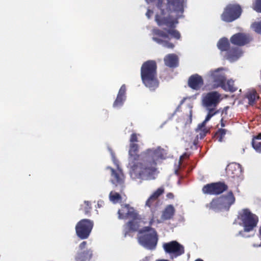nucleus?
Here are the masks:
<instances>
[{
  "label": "nucleus",
  "mask_w": 261,
  "mask_h": 261,
  "mask_svg": "<svg viewBox=\"0 0 261 261\" xmlns=\"http://www.w3.org/2000/svg\"><path fill=\"white\" fill-rule=\"evenodd\" d=\"M92 250L90 249L78 252L75 257V259L76 261L89 260L92 256Z\"/></svg>",
  "instance_id": "aec40b11"
},
{
  "label": "nucleus",
  "mask_w": 261,
  "mask_h": 261,
  "mask_svg": "<svg viewBox=\"0 0 261 261\" xmlns=\"http://www.w3.org/2000/svg\"><path fill=\"white\" fill-rule=\"evenodd\" d=\"M207 207L211 210L217 212L224 210L223 206H222V203L219 197L213 199L211 202L207 205Z\"/></svg>",
  "instance_id": "5701e85b"
},
{
  "label": "nucleus",
  "mask_w": 261,
  "mask_h": 261,
  "mask_svg": "<svg viewBox=\"0 0 261 261\" xmlns=\"http://www.w3.org/2000/svg\"><path fill=\"white\" fill-rule=\"evenodd\" d=\"M246 97L248 100V104L250 106H253L255 103V100L259 98L255 91L247 93Z\"/></svg>",
  "instance_id": "bb28decb"
},
{
  "label": "nucleus",
  "mask_w": 261,
  "mask_h": 261,
  "mask_svg": "<svg viewBox=\"0 0 261 261\" xmlns=\"http://www.w3.org/2000/svg\"><path fill=\"white\" fill-rule=\"evenodd\" d=\"M252 7L256 12L261 13V0H254Z\"/></svg>",
  "instance_id": "f704fd0d"
},
{
  "label": "nucleus",
  "mask_w": 261,
  "mask_h": 261,
  "mask_svg": "<svg viewBox=\"0 0 261 261\" xmlns=\"http://www.w3.org/2000/svg\"><path fill=\"white\" fill-rule=\"evenodd\" d=\"M242 51L238 47H231L226 53V58L232 62L237 60L242 55Z\"/></svg>",
  "instance_id": "6ab92c4d"
},
{
  "label": "nucleus",
  "mask_w": 261,
  "mask_h": 261,
  "mask_svg": "<svg viewBox=\"0 0 261 261\" xmlns=\"http://www.w3.org/2000/svg\"><path fill=\"white\" fill-rule=\"evenodd\" d=\"M224 210H229L230 207L234 203L236 198L232 191H228L227 194L219 197Z\"/></svg>",
  "instance_id": "2eb2a0df"
},
{
  "label": "nucleus",
  "mask_w": 261,
  "mask_h": 261,
  "mask_svg": "<svg viewBox=\"0 0 261 261\" xmlns=\"http://www.w3.org/2000/svg\"><path fill=\"white\" fill-rule=\"evenodd\" d=\"M93 227V222L89 219H84L78 222L75 226L77 236L81 239H87Z\"/></svg>",
  "instance_id": "6e6552de"
},
{
  "label": "nucleus",
  "mask_w": 261,
  "mask_h": 261,
  "mask_svg": "<svg viewBox=\"0 0 261 261\" xmlns=\"http://www.w3.org/2000/svg\"><path fill=\"white\" fill-rule=\"evenodd\" d=\"M164 61L166 66L171 68L177 67L179 64L178 57L175 54H169L165 56Z\"/></svg>",
  "instance_id": "f3484780"
},
{
  "label": "nucleus",
  "mask_w": 261,
  "mask_h": 261,
  "mask_svg": "<svg viewBox=\"0 0 261 261\" xmlns=\"http://www.w3.org/2000/svg\"><path fill=\"white\" fill-rule=\"evenodd\" d=\"M221 95L217 91L210 92L202 97V105L206 109L216 108L220 100Z\"/></svg>",
  "instance_id": "9b49d317"
},
{
  "label": "nucleus",
  "mask_w": 261,
  "mask_h": 261,
  "mask_svg": "<svg viewBox=\"0 0 261 261\" xmlns=\"http://www.w3.org/2000/svg\"><path fill=\"white\" fill-rule=\"evenodd\" d=\"M155 261H170V260H168V259H156Z\"/></svg>",
  "instance_id": "49530a36"
},
{
  "label": "nucleus",
  "mask_w": 261,
  "mask_h": 261,
  "mask_svg": "<svg viewBox=\"0 0 261 261\" xmlns=\"http://www.w3.org/2000/svg\"><path fill=\"white\" fill-rule=\"evenodd\" d=\"M221 127H224L225 126V124L223 122V119L222 118L221 120Z\"/></svg>",
  "instance_id": "c03bdc74"
},
{
  "label": "nucleus",
  "mask_w": 261,
  "mask_h": 261,
  "mask_svg": "<svg viewBox=\"0 0 261 261\" xmlns=\"http://www.w3.org/2000/svg\"><path fill=\"white\" fill-rule=\"evenodd\" d=\"M208 110V113L207 114L205 117V120L202 122V124L204 125L206 122L208 121L211 118L216 115V114L218 113L219 111H215V108H210L209 109H207Z\"/></svg>",
  "instance_id": "c85d7f7f"
},
{
  "label": "nucleus",
  "mask_w": 261,
  "mask_h": 261,
  "mask_svg": "<svg viewBox=\"0 0 261 261\" xmlns=\"http://www.w3.org/2000/svg\"><path fill=\"white\" fill-rule=\"evenodd\" d=\"M87 245V242L86 241H83L79 245V248L81 250H83Z\"/></svg>",
  "instance_id": "58836bf2"
},
{
  "label": "nucleus",
  "mask_w": 261,
  "mask_h": 261,
  "mask_svg": "<svg viewBox=\"0 0 261 261\" xmlns=\"http://www.w3.org/2000/svg\"><path fill=\"white\" fill-rule=\"evenodd\" d=\"M118 218L120 219H130L133 220H140V215L133 207L126 204L122 205L120 210L118 211Z\"/></svg>",
  "instance_id": "9d476101"
},
{
  "label": "nucleus",
  "mask_w": 261,
  "mask_h": 261,
  "mask_svg": "<svg viewBox=\"0 0 261 261\" xmlns=\"http://www.w3.org/2000/svg\"><path fill=\"white\" fill-rule=\"evenodd\" d=\"M184 100H182L181 101L180 104H182V103H183V102H184Z\"/></svg>",
  "instance_id": "8fccbe9b"
},
{
  "label": "nucleus",
  "mask_w": 261,
  "mask_h": 261,
  "mask_svg": "<svg viewBox=\"0 0 261 261\" xmlns=\"http://www.w3.org/2000/svg\"><path fill=\"white\" fill-rule=\"evenodd\" d=\"M141 77L143 84L150 90L153 91L159 85L157 77V64L154 60H148L141 67Z\"/></svg>",
  "instance_id": "7ed1b4c3"
},
{
  "label": "nucleus",
  "mask_w": 261,
  "mask_h": 261,
  "mask_svg": "<svg viewBox=\"0 0 261 261\" xmlns=\"http://www.w3.org/2000/svg\"><path fill=\"white\" fill-rule=\"evenodd\" d=\"M251 145L253 149L258 153H261V141L252 139Z\"/></svg>",
  "instance_id": "72a5a7b5"
},
{
  "label": "nucleus",
  "mask_w": 261,
  "mask_h": 261,
  "mask_svg": "<svg viewBox=\"0 0 261 261\" xmlns=\"http://www.w3.org/2000/svg\"><path fill=\"white\" fill-rule=\"evenodd\" d=\"M153 222H154V219H153V218L152 217V218L151 219V220H150V221H149V224H150V225H152V223H153Z\"/></svg>",
  "instance_id": "a18cd8bd"
},
{
  "label": "nucleus",
  "mask_w": 261,
  "mask_h": 261,
  "mask_svg": "<svg viewBox=\"0 0 261 261\" xmlns=\"http://www.w3.org/2000/svg\"><path fill=\"white\" fill-rule=\"evenodd\" d=\"M81 206V209L84 211V214L86 215H89L92 209L90 202L88 201H85L84 205H82Z\"/></svg>",
  "instance_id": "c756f323"
},
{
  "label": "nucleus",
  "mask_w": 261,
  "mask_h": 261,
  "mask_svg": "<svg viewBox=\"0 0 261 261\" xmlns=\"http://www.w3.org/2000/svg\"><path fill=\"white\" fill-rule=\"evenodd\" d=\"M195 261H203V260L200 258H198V259H196Z\"/></svg>",
  "instance_id": "de8ad7c7"
},
{
  "label": "nucleus",
  "mask_w": 261,
  "mask_h": 261,
  "mask_svg": "<svg viewBox=\"0 0 261 261\" xmlns=\"http://www.w3.org/2000/svg\"><path fill=\"white\" fill-rule=\"evenodd\" d=\"M138 144L130 143L129 165L131 175L134 178L142 180L154 179L157 161L165 159V150L159 146L147 149L140 154H138Z\"/></svg>",
  "instance_id": "f03ea898"
},
{
  "label": "nucleus",
  "mask_w": 261,
  "mask_h": 261,
  "mask_svg": "<svg viewBox=\"0 0 261 261\" xmlns=\"http://www.w3.org/2000/svg\"><path fill=\"white\" fill-rule=\"evenodd\" d=\"M139 233H144L138 238L139 243L144 247L149 249L155 248L158 242V236L154 229L147 226L139 230Z\"/></svg>",
  "instance_id": "39448f33"
},
{
  "label": "nucleus",
  "mask_w": 261,
  "mask_h": 261,
  "mask_svg": "<svg viewBox=\"0 0 261 261\" xmlns=\"http://www.w3.org/2000/svg\"><path fill=\"white\" fill-rule=\"evenodd\" d=\"M129 141L130 143H135L138 141V135L136 133H133L130 135Z\"/></svg>",
  "instance_id": "e433bc0d"
},
{
  "label": "nucleus",
  "mask_w": 261,
  "mask_h": 261,
  "mask_svg": "<svg viewBox=\"0 0 261 261\" xmlns=\"http://www.w3.org/2000/svg\"><path fill=\"white\" fill-rule=\"evenodd\" d=\"M125 93H126V86L125 85H122L119 90L118 94L123 96H126Z\"/></svg>",
  "instance_id": "4c0bfd02"
},
{
  "label": "nucleus",
  "mask_w": 261,
  "mask_h": 261,
  "mask_svg": "<svg viewBox=\"0 0 261 261\" xmlns=\"http://www.w3.org/2000/svg\"><path fill=\"white\" fill-rule=\"evenodd\" d=\"M189 155L186 153H184L182 156H180V159L184 158H189Z\"/></svg>",
  "instance_id": "37998d69"
},
{
  "label": "nucleus",
  "mask_w": 261,
  "mask_h": 261,
  "mask_svg": "<svg viewBox=\"0 0 261 261\" xmlns=\"http://www.w3.org/2000/svg\"><path fill=\"white\" fill-rule=\"evenodd\" d=\"M228 189V186L224 182L218 181L204 185L202 191L205 194L218 195L227 191Z\"/></svg>",
  "instance_id": "1a4fd4ad"
},
{
  "label": "nucleus",
  "mask_w": 261,
  "mask_h": 261,
  "mask_svg": "<svg viewBox=\"0 0 261 261\" xmlns=\"http://www.w3.org/2000/svg\"><path fill=\"white\" fill-rule=\"evenodd\" d=\"M252 28L255 32L261 34V21L253 23Z\"/></svg>",
  "instance_id": "c9c22d12"
},
{
  "label": "nucleus",
  "mask_w": 261,
  "mask_h": 261,
  "mask_svg": "<svg viewBox=\"0 0 261 261\" xmlns=\"http://www.w3.org/2000/svg\"><path fill=\"white\" fill-rule=\"evenodd\" d=\"M221 88L226 91L231 92H235L237 90V88L234 86V81L231 80H228L227 81L226 80Z\"/></svg>",
  "instance_id": "a878e982"
},
{
  "label": "nucleus",
  "mask_w": 261,
  "mask_h": 261,
  "mask_svg": "<svg viewBox=\"0 0 261 261\" xmlns=\"http://www.w3.org/2000/svg\"><path fill=\"white\" fill-rule=\"evenodd\" d=\"M107 169H110L111 172V181L112 184L115 187H119L120 192H122L124 187V175L122 171L119 168L115 170L110 167H108Z\"/></svg>",
  "instance_id": "f8f14e48"
},
{
  "label": "nucleus",
  "mask_w": 261,
  "mask_h": 261,
  "mask_svg": "<svg viewBox=\"0 0 261 261\" xmlns=\"http://www.w3.org/2000/svg\"><path fill=\"white\" fill-rule=\"evenodd\" d=\"M242 9L238 4H229L225 8L221 17L225 22H232L238 19L241 15Z\"/></svg>",
  "instance_id": "423d86ee"
},
{
  "label": "nucleus",
  "mask_w": 261,
  "mask_h": 261,
  "mask_svg": "<svg viewBox=\"0 0 261 261\" xmlns=\"http://www.w3.org/2000/svg\"><path fill=\"white\" fill-rule=\"evenodd\" d=\"M166 253L170 255V258L173 259L185 253L184 246L176 241L165 243L163 245Z\"/></svg>",
  "instance_id": "0eeeda50"
},
{
  "label": "nucleus",
  "mask_w": 261,
  "mask_h": 261,
  "mask_svg": "<svg viewBox=\"0 0 261 261\" xmlns=\"http://www.w3.org/2000/svg\"><path fill=\"white\" fill-rule=\"evenodd\" d=\"M175 212V210L172 205H168L163 211L162 215V220H167L172 219L174 215Z\"/></svg>",
  "instance_id": "412c9836"
},
{
  "label": "nucleus",
  "mask_w": 261,
  "mask_h": 261,
  "mask_svg": "<svg viewBox=\"0 0 261 261\" xmlns=\"http://www.w3.org/2000/svg\"><path fill=\"white\" fill-rule=\"evenodd\" d=\"M138 221L131 219L126 223L125 225L124 237H126L130 232L135 231L137 230Z\"/></svg>",
  "instance_id": "4be33fe9"
},
{
  "label": "nucleus",
  "mask_w": 261,
  "mask_h": 261,
  "mask_svg": "<svg viewBox=\"0 0 261 261\" xmlns=\"http://www.w3.org/2000/svg\"><path fill=\"white\" fill-rule=\"evenodd\" d=\"M159 200H157L150 196L146 200L145 205L149 207L152 212L154 213L159 206Z\"/></svg>",
  "instance_id": "393cba45"
},
{
  "label": "nucleus",
  "mask_w": 261,
  "mask_h": 261,
  "mask_svg": "<svg viewBox=\"0 0 261 261\" xmlns=\"http://www.w3.org/2000/svg\"><path fill=\"white\" fill-rule=\"evenodd\" d=\"M165 192V189L163 186H162L157 189L151 195L152 197L159 200V197L162 195Z\"/></svg>",
  "instance_id": "473e14b6"
},
{
  "label": "nucleus",
  "mask_w": 261,
  "mask_h": 261,
  "mask_svg": "<svg viewBox=\"0 0 261 261\" xmlns=\"http://www.w3.org/2000/svg\"><path fill=\"white\" fill-rule=\"evenodd\" d=\"M185 0H158L157 7L161 10L160 14H156L155 20L159 26H166L168 29L161 30L154 29L152 30L153 40L163 46L173 49V43L169 41V35L177 40L180 39V33L175 29L178 23L177 18H174L170 14L175 12L177 14L184 12V4Z\"/></svg>",
  "instance_id": "f257e3e1"
},
{
  "label": "nucleus",
  "mask_w": 261,
  "mask_h": 261,
  "mask_svg": "<svg viewBox=\"0 0 261 261\" xmlns=\"http://www.w3.org/2000/svg\"><path fill=\"white\" fill-rule=\"evenodd\" d=\"M252 139H255V140H258V141H259V140H261V133H259L256 136H254L253 137Z\"/></svg>",
  "instance_id": "79ce46f5"
},
{
  "label": "nucleus",
  "mask_w": 261,
  "mask_h": 261,
  "mask_svg": "<svg viewBox=\"0 0 261 261\" xmlns=\"http://www.w3.org/2000/svg\"><path fill=\"white\" fill-rule=\"evenodd\" d=\"M226 133V130L223 128L219 129L215 135V137L219 142H222Z\"/></svg>",
  "instance_id": "7c9ffc66"
},
{
  "label": "nucleus",
  "mask_w": 261,
  "mask_h": 261,
  "mask_svg": "<svg viewBox=\"0 0 261 261\" xmlns=\"http://www.w3.org/2000/svg\"><path fill=\"white\" fill-rule=\"evenodd\" d=\"M222 69L218 68L211 72V77L214 83L215 88L221 87L223 83L226 81V77L224 74L221 73L220 70Z\"/></svg>",
  "instance_id": "4468645a"
},
{
  "label": "nucleus",
  "mask_w": 261,
  "mask_h": 261,
  "mask_svg": "<svg viewBox=\"0 0 261 261\" xmlns=\"http://www.w3.org/2000/svg\"><path fill=\"white\" fill-rule=\"evenodd\" d=\"M241 168L239 164H230L226 168L227 175L232 178L239 177L241 174Z\"/></svg>",
  "instance_id": "a211bd4d"
},
{
  "label": "nucleus",
  "mask_w": 261,
  "mask_h": 261,
  "mask_svg": "<svg viewBox=\"0 0 261 261\" xmlns=\"http://www.w3.org/2000/svg\"><path fill=\"white\" fill-rule=\"evenodd\" d=\"M166 197L169 199H173L174 197V195L172 193H168L166 195Z\"/></svg>",
  "instance_id": "ea45409f"
},
{
  "label": "nucleus",
  "mask_w": 261,
  "mask_h": 261,
  "mask_svg": "<svg viewBox=\"0 0 261 261\" xmlns=\"http://www.w3.org/2000/svg\"><path fill=\"white\" fill-rule=\"evenodd\" d=\"M238 220L239 224L244 228V231L250 232L257 226L258 222V217L253 214L249 208H244L239 212ZM243 231L239 232V235H242Z\"/></svg>",
  "instance_id": "20e7f679"
},
{
  "label": "nucleus",
  "mask_w": 261,
  "mask_h": 261,
  "mask_svg": "<svg viewBox=\"0 0 261 261\" xmlns=\"http://www.w3.org/2000/svg\"><path fill=\"white\" fill-rule=\"evenodd\" d=\"M188 84L189 87L191 89L198 90L204 83L202 77L197 74H195L189 77Z\"/></svg>",
  "instance_id": "dca6fc26"
},
{
  "label": "nucleus",
  "mask_w": 261,
  "mask_h": 261,
  "mask_svg": "<svg viewBox=\"0 0 261 261\" xmlns=\"http://www.w3.org/2000/svg\"><path fill=\"white\" fill-rule=\"evenodd\" d=\"M259 234H260V237H261V226L260 227V228H259Z\"/></svg>",
  "instance_id": "09e8293b"
},
{
  "label": "nucleus",
  "mask_w": 261,
  "mask_h": 261,
  "mask_svg": "<svg viewBox=\"0 0 261 261\" xmlns=\"http://www.w3.org/2000/svg\"><path fill=\"white\" fill-rule=\"evenodd\" d=\"M251 40L252 38L249 34L243 33H236L230 39L232 44L239 46H242L249 43Z\"/></svg>",
  "instance_id": "ddd939ff"
},
{
  "label": "nucleus",
  "mask_w": 261,
  "mask_h": 261,
  "mask_svg": "<svg viewBox=\"0 0 261 261\" xmlns=\"http://www.w3.org/2000/svg\"><path fill=\"white\" fill-rule=\"evenodd\" d=\"M217 47L221 51H227L230 48L229 42L226 38L220 39L217 43Z\"/></svg>",
  "instance_id": "b1692460"
},
{
  "label": "nucleus",
  "mask_w": 261,
  "mask_h": 261,
  "mask_svg": "<svg viewBox=\"0 0 261 261\" xmlns=\"http://www.w3.org/2000/svg\"><path fill=\"white\" fill-rule=\"evenodd\" d=\"M126 96H123L117 94L116 99L113 103L114 107H119L121 106L125 100Z\"/></svg>",
  "instance_id": "2f4dec72"
},
{
  "label": "nucleus",
  "mask_w": 261,
  "mask_h": 261,
  "mask_svg": "<svg viewBox=\"0 0 261 261\" xmlns=\"http://www.w3.org/2000/svg\"><path fill=\"white\" fill-rule=\"evenodd\" d=\"M109 198L114 203L120 202L122 201V197L120 194L114 191H111L110 193Z\"/></svg>",
  "instance_id": "cd10ccee"
},
{
  "label": "nucleus",
  "mask_w": 261,
  "mask_h": 261,
  "mask_svg": "<svg viewBox=\"0 0 261 261\" xmlns=\"http://www.w3.org/2000/svg\"><path fill=\"white\" fill-rule=\"evenodd\" d=\"M153 11L148 9L146 13V15L147 16L148 18H149L151 15L153 14Z\"/></svg>",
  "instance_id": "a19ab883"
}]
</instances>
